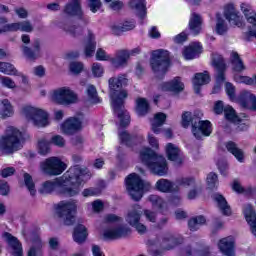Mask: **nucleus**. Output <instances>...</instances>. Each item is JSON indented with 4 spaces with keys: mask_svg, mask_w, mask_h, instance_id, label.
<instances>
[{
    "mask_svg": "<svg viewBox=\"0 0 256 256\" xmlns=\"http://www.w3.org/2000/svg\"><path fill=\"white\" fill-rule=\"evenodd\" d=\"M92 175L93 174H91L89 168L75 165L70 167L60 178L42 183L39 191L42 195H49L57 189L59 195H64V197H75L81 193V184L88 181V179H91Z\"/></svg>",
    "mask_w": 256,
    "mask_h": 256,
    "instance_id": "obj_1",
    "label": "nucleus"
},
{
    "mask_svg": "<svg viewBox=\"0 0 256 256\" xmlns=\"http://www.w3.org/2000/svg\"><path fill=\"white\" fill-rule=\"evenodd\" d=\"M127 83L125 75L118 77H112L108 80L110 89L111 106L114 111V115H117L120 121V127H127L131 122V116L129 112L125 110V99H127V91L121 90V87Z\"/></svg>",
    "mask_w": 256,
    "mask_h": 256,
    "instance_id": "obj_2",
    "label": "nucleus"
},
{
    "mask_svg": "<svg viewBox=\"0 0 256 256\" xmlns=\"http://www.w3.org/2000/svg\"><path fill=\"white\" fill-rule=\"evenodd\" d=\"M203 112L196 110L194 113L184 112L182 114V127L188 129L189 125H192V133L196 139L202 137H209L213 132L211 122L209 120H201Z\"/></svg>",
    "mask_w": 256,
    "mask_h": 256,
    "instance_id": "obj_3",
    "label": "nucleus"
},
{
    "mask_svg": "<svg viewBox=\"0 0 256 256\" xmlns=\"http://www.w3.org/2000/svg\"><path fill=\"white\" fill-rule=\"evenodd\" d=\"M140 161H142L154 175H158L159 177L167 175V160L165 157L157 155L151 148L141 149Z\"/></svg>",
    "mask_w": 256,
    "mask_h": 256,
    "instance_id": "obj_4",
    "label": "nucleus"
},
{
    "mask_svg": "<svg viewBox=\"0 0 256 256\" xmlns=\"http://www.w3.org/2000/svg\"><path fill=\"white\" fill-rule=\"evenodd\" d=\"M23 148V133L19 129L9 126L6 134L0 138V151L4 155H11Z\"/></svg>",
    "mask_w": 256,
    "mask_h": 256,
    "instance_id": "obj_5",
    "label": "nucleus"
},
{
    "mask_svg": "<svg viewBox=\"0 0 256 256\" xmlns=\"http://www.w3.org/2000/svg\"><path fill=\"white\" fill-rule=\"evenodd\" d=\"M150 65L153 73L158 79H163L171 67L169 51L164 49L154 50L150 59Z\"/></svg>",
    "mask_w": 256,
    "mask_h": 256,
    "instance_id": "obj_6",
    "label": "nucleus"
},
{
    "mask_svg": "<svg viewBox=\"0 0 256 256\" xmlns=\"http://www.w3.org/2000/svg\"><path fill=\"white\" fill-rule=\"evenodd\" d=\"M181 243H183V237L164 234L148 241V251L152 256H161V251L155 250L153 247H161V249L169 250L174 249L177 245H181Z\"/></svg>",
    "mask_w": 256,
    "mask_h": 256,
    "instance_id": "obj_7",
    "label": "nucleus"
},
{
    "mask_svg": "<svg viewBox=\"0 0 256 256\" xmlns=\"http://www.w3.org/2000/svg\"><path fill=\"white\" fill-rule=\"evenodd\" d=\"M77 214V200L61 201L56 206V215L64 225H73Z\"/></svg>",
    "mask_w": 256,
    "mask_h": 256,
    "instance_id": "obj_8",
    "label": "nucleus"
},
{
    "mask_svg": "<svg viewBox=\"0 0 256 256\" xmlns=\"http://www.w3.org/2000/svg\"><path fill=\"white\" fill-rule=\"evenodd\" d=\"M22 115L31 121L35 127H47L49 125V114L42 109L26 105L22 107Z\"/></svg>",
    "mask_w": 256,
    "mask_h": 256,
    "instance_id": "obj_9",
    "label": "nucleus"
},
{
    "mask_svg": "<svg viewBox=\"0 0 256 256\" xmlns=\"http://www.w3.org/2000/svg\"><path fill=\"white\" fill-rule=\"evenodd\" d=\"M149 183L143 181L139 175L133 173L126 178V189L134 201H141L143 190L149 187Z\"/></svg>",
    "mask_w": 256,
    "mask_h": 256,
    "instance_id": "obj_10",
    "label": "nucleus"
},
{
    "mask_svg": "<svg viewBox=\"0 0 256 256\" xmlns=\"http://www.w3.org/2000/svg\"><path fill=\"white\" fill-rule=\"evenodd\" d=\"M67 169V164L59 157H49L40 163V171L49 177H57Z\"/></svg>",
    "mask_w": 256,
    "mask_h": 256,
    "instance_id": "obj_11",
    "label": "nucleus"
},
{
    "mask_svg": "<svg viewBox=\"0 0 256 256\" xmlns=\"http://www.w3.org/2000/svg\"><path fill=\"white\" fill-rule=\"evenodd\" d=\"M143 215V208L139 204L132 206V209L128 211L126 215V222L130 227H134L136 231L143 235L147 233V226L141 223V216Z\"/></svg>",
    "mask_w": 256,
    "mask_h": 256,
    "instance_id": "obj_12",
    "label": "nucleus"
},
{
    "mask_svg": "<svg viewBox=\"0 0 256 256\" xmlns=\"http://www.w3.org/2000/svg\"><path fill=\"white\" fill-rule=\"evenodd\" d=\"M51 100L58 105H71L77 102V94L69 87H62L51 93Z\"/></svg>",
    "mask_w": 256,
    "mask_h": 256,
    "instance_id": "obj_13",
    "label": "nucleus"
},
{
    "mask_svg": "<svg viewBox=\"0 0 256 256\" xmlns=\"http://www.w3.org/2000/svg\"><path fill=\"white\" fill-rule=\"evenodd\" d=\"M61 129L65 135H73V133L81 131L83 129V114H78L77 116L67 119L61 125Z\"/></svg>",
    "mask_w": 256,
    "mask_h": 256,
    "instance_id": "obj_14",
    "label": "nucleus"
},
{
    "mask_svg": "<svg viewBox=\"0 0 256 256\" xmlns=\"http://www.w3.org/2000/svg\"><path fill=\"white\" fill-rule=\"evenodd\" d=\"M131 235V228L127 225H119L111 228H107L104 231V239H124Z\"/></svg>",
    "mask_w": 256,
    "mask_h": 256,
    "instance_id": "obj_15",
    "label": "nucleus"
},
{
    "mask_svg": "<svg viewBox=\"0 0 256 256\" xmlns=\"http://www.w3.org/2000/svg\"><path fill=\"white\" fill-rule=\"evenodd\" d=\"M238 105L243 109H250L251 111H256V96L247 90L240 93L236 99Z\"/></svg>",
    "mask_w": 256,
    "mask_h": 256,
    "instance_id": "obj_16",
    "label": "nucleus"
},
{
    "mask_svg": "<svg viewBox=\"0 0 256 256\" xmlns=\"http://www.w3.org/2000/svg\"><path fill=\"white\" fill-rule=\"evenodd\" d=\"M3 239L11 249L12 256H23V244L9 232L3 234Z\"/></svg>",
    "mask_w": 256,
    "mask_h": 256,
    "instance_id": "obj_17",
    "label": "nucleus"
},
{
    "mask_svg": "<svg viewBox=\"0 0 256 256\" xmlns=\"http://www.w3.org/2000/svg\"><path fill=\"white\" fill-rule=\"evenodd\" d=\"M22 52L30 61H37V59L43 57V52L41 51V41L35 40L32 44V49L27 46H22Z\"/></svg>",
    "mask_w": 256,
    "mask_h": 256,
    "instance_id": "obj_18",
    "label": "nucleus"
},
{
    "mask_svg": "<svg viewBox=\"0 0 256 256\" xmlns=\"http://www.w3.org/2000/svg\"><path fill=\"white\" fill-rule=\"evenodd\" d=\"M0 73H4V75H14L15 77H20L23 85H29V78H27V76H25L23 73L18 72L17 68H15V66L9 62H0Z\"/></svg>",
    "mask_w": 256,
    "mask_h": 256,
    "instance_id": "obj_19",
    "label": "nucleus"
},
{
    "mask_svg": "<svg viewBox=\"0 0 256 256\" xmlns=\"http://www.w3.org/2000/svg\"><path fill=\"white\" fill-rule=\"evenodd\" d=\"M212 65L218 71L216 76L217 83H223L225 81V69H226L225 60H223V56L219 54H213Z\"/></svg>",
    "mask_w": 256,
    "mask_h": 256,
    "instance_id": "obj_20",
    "label": "nucleus"
},
{
    "mask_svg": "<svg viewBox=\"0 0 256 256\" xmlns=\"http://www.w3.org/2000/svg\"><path fill=\"white\" fill-rule=\"evenodd\" d=\"M65 15L69 17H79L83 19V9L81 8V0H70L64 7Z\"/></svg>",
    "mask_w": 256,
    "mask_h": 256,
    "instance_id": "obj_21",
    "label": "nucleus"
},
{
    "mask_svg": "<svg viewBox=\"0 0 256 256\" xmlns=\"http://www.w3.org/2000/svg\"><path fill=\"white\" fill-rule=\"evenodd\" d=\"M218 248L223 255L235 256V238L233 236L222 238L218 243Z\"/></svg>",
    "mask_w": 256,
    "mask_h": 256,
    "instance_id": "obj_22",
    "label": "nucleus"
},
{
    "mask_svg": "<svg viewBox=\"0 0 256 256\" xmlns=\"http://www.w3.org/2000/svg\"><path fill=\"white\" fill-rule=\"evenodd\" d=\"M127 61H129V51L128 50H118L115 53V57L110 59V63L116 69L127 66Z\"/></svg>",
    "mask_w": 256,
    "mask_h": 256,
    "instance_id": "obj_23",
    "label": "nucleus"
},
{
    "mask_svg": "<svg viewBox=\"0 0 256 256\" xmlns=\"http://www.w3.org/2000/svg\"><path fill=\"white\" fill-rule=\"evenodd\" d=\"M203 51V47H201L200 43H193L190 46H187L182 51V55L186 61H191L192 59H196L199 57Z\"/></svg>",
    "mask_w": 256,
    "mask_h": 256,
    "instance_id": "obj_24",
    "label": "nucleus"
},
{
    "mask_svg": "<svg viewBox=\"0 0 256 256\" xmlns=\"http://www.w3.org/2000/svg\"><path fill=\"white\" fill-rule=\"evenodd\" d=\"M244 215L248 225L250 226V231L254 237H256V214L255 210H253V206L251 204H246L244 206Z\"/></svg>",
    "mask_w": 256,
    "mask_h": 256,
    "instance_id": "obj_25",
    "label": "nucleus"
},
{
    "mask_svg": "<svg viewBox=\"0 0 256 256\" xmlns=\"http://www.w3.org/2000/svg\"><path fill=\"white\" fill-rule=\"evenodd\" d=\"M156 188L162 193H179V187L175 186V182L167 179H160L156 182Z\"/></svg>",
    "mask_w": 256,
    "mask_h": 256,
    "instance_id": "obj_26",
    "label": "nucleus"
},
{
    "mask_svg": "<svg viewBox=\"0 0 256 256\" xmlns=\"http://www.w3.org/2000/svg\"><path fill=\"white\" fill-rule=\"evenodd\" d=\"M212 199L217 203V207L221 211L222 215L229 216L231 215V206L227 203V200L223 195L215 193L212 195Z\"/></svg>",
    "mask_w": 256,
    "mask_h": 256,
    "instance_id": "obj_27",
    "label": "nucleus"
},
{
    "mask_svg": "<svg viewBox=\"0 0 256 256\" xmlns=\"http://www.w3.org/2000/svg\"><path fill=\"white\" fill-rule=\"evenodd\" d=\"M95 49H97V42L95 41V34L88 30V36L85 41L84 53L86 57H93L95 55Z\"/></svg>",
    "mask_w": 256,
    "mask_h": 256,
    "instance_id": "obj_28",
    "label": "nucleus"
},
{
    "mask_svg": "<svg viewBox=\"0 0 256 256\" xmlns=\"http://www.w3.org/2000/svg\"><path fill=\"white\" fill-rule=\"evenodd\" d=\"M166 155H167L169 161H174V163L181 165V163H182L181 150H179V148L177 146H175L172 143H168L166 145Z\"/></svg>",
    "mask_w": 256,
    "mask_h": 256,
    "instance_id": "obj_29",
    "label": "nucleus"
},
{
    "mask_svg": "<svg viewBox=\"0 0 256 256\" xmlns=\"http://www.w3.org/2000/svg\"><path fill=\"white\" fill-rule=\"evenodd\" d=\"M60 29H63L71 37H81L85 31L82 26L71 24L70 22L60 24Z\"/></svg>",
    "mask_w": 256,
    "mask_h": 256,
    "instance_id": "obj_30",
    "label": "nucleus"
},
{
    "mask_svg": "<svg viewBox=\"0 0 256 256\" xmlns=\"http://www.w3.org/2000/svg\"><path fill=\"white\" fill-rule=\"evenodd\" d=\"M185 86L181 83V78L176 77L170 82L162 84V91H172L173 93H181Z\"/></svg>",
    "mask_w": 256,
    "mask_h": 256,
    "instance_id": "obj_31",
    "label": "nucleus"
},
{
    "mask_svg": "<svg viewBox=\"0 0 256 256\" xmlns=\"http://www.w3.org/2000/svg\"><path fill=\"white\" fill-rule=\"evenodd\" d=\"M165 121H167V115L163 112H158L154 115L153 120L151 121L152 125V131L156 135H159L161 133V127L165 124Z\"/></svg>",
    "mask_w": 256,
    "mask_h": 256,
    "instance_id": "obj_32",
    "label": "nucleus"
},
{
    "mask_svg": "<svg viewBox=\"0 0 256 256\" xmlns=\"http://www.w3.org/2000/svg\"><path fill=\"white\" fill-rule=\"evenodd\" d=\"M203 23V19L201 15L197 13H192L189 21V29L192 35H199L201 33V25Z\"/></svg>",
    "mask_w": 256,
    "mask_h": 256,
    "instance_id": "obj_33",
    "label": "nucleus"
},
{
    "mask_svg": "<svg viewBox=\"0 0 256 256\" xmlns=\"http://www.w3.org/2000/svg\"><path fill=\"white\" fill-rule=\"evenodd\" d=\"M211 79L209 78V73H197L193 79L194 91L199 94L201 92V86L207 85Z\"/></svg>",
    "mask_w": 256,
    "mask_h": 256,
    "instance_id": "obj_34",
    "label": "nucleus"
},
{
    "mask_svg": "<svg viewBox=\"0 0 256 256\" xmlns=\"http://www.w3.org/2000/svg\"><path fill=\"white\" fill-rule=\"evenodd\" d=\"M31 242L32 244L27 252V256H41V249H43V241H41V237L34 236Z\"/></svg>",
    "mask_w": 256,
    "mask_h": 256,
    "instance_id": "obj_35",
    "label": "nucleus"
},
{
    "mask_svg": "<svg viewBox=\"0 0 256 256\" xmlns=\"http://www.w3.org/2000/svg\"><path fill=\"white\" fill-rule=\"evenodd\" d=\"M226 149L234 155V157L239 161V163H243L245 161V154L243 153V150L239 149L237 144L233 141H230L226 144Z\"/></svg>",
    "mask_w": 256,
    "mask_h": 256,
    "instance_id": "obj_36",
    "label": "nucleus"
},
{
    "mask_svg": "<svg viewBox=\"0 0 256 256\" xmlns=\"http://www.w3.org/2000/svg\"><path fill=\"white\" fill-rule=\"evenodd\" d=\"M230 63L232 64L233 71H237L238 73L245 71V64H243V60L239 56V53L235 51L230 53Z\"/></svg>",
    "mask_w": 256,
    "mask_h": 256,
    "instance_id": "obj_37",
    "label": "nucleus"
},
{
    "mask_svg": "<svg viewBox=\"0 0 256 256\" xmlns=\"http://www.w3.org/2000/svg\"><path fill=\"white\" fill-rule=\"evenodd\" d=\"M2 108L0 111L1 119H8V117H13L15 115V110L13 109V105L8 99L2 100Z\"/></svg>",
    "mask_w": 256,
    "mask_h": 256,
    "instance_id": "obj_38",
    "label": "nucleus"
},
{
    "mask_svg": "<svg viewBox=\"0 0 256 256\" xmlns=\"http://www.w3.org/2000/svg\"><path fill=\"white\" fill-rule=\"evenodd\" d=\"M130 7L137 11V15L140 19H145V15H147L145 0H131Z\"/></svg>",
    "mask_w": 256,
    "mask_h": 256,
    "instance_id": "obj_39",
    "label": "nucleus"
},
{
    "mask_svg": "<svg viewBox=\"0 0 256 256\" xmlns=\"http://www.w3.org/2000/svg\"><path fill=\"white\" fill-rule=\"evenodd\" d=\"M196 185L197 183L193 177H180L175 181V187H178V191H181V187L189 189V187H195Z\"/></svg>",
    "mask_w": 256,
    "mask_h": 256,
    "instance_id": "obj_40",
    "label": "nucleus"
},
{
    "mask_svg": "<svg viewBox=\"0 0 256 256\" xmlns=\"http://www.w3.org/2000/svg\"><path fill=\"white\" fill-rule=\"evenodd\" d=\"M73 239L76 243H84L87 239V228L84 225H77L74 228Z\"/></svg>",
    "mask_w": 256,
    "mask_h": 256,
    "instance_id": "obj_41",
    "label": "nucleus"
},
{
    "mask_svg": "<svg viewBox=\"0 0 256 256\" xmlns=\"http://www.w3.org/2000/svg\"><path fill=\"white\" fill-rule=\"evenodd\" d=\"M136 113L140 117L147 115L149 113V102L145 98L136 99Z\"/></svg>",
    "mask_w": 256,
    "mask_h": 256,
    "instance_id": "obj_42",
    "label": "nucleus"
},
{
    "mask_svg": "<svg viewBox=\"0 0 256 256\" xmlns=\"http://www.w3.org/2000/svg\"><path fill=\"white\" fill-rule=\"evenodd\" d=\"M224 15L229 23L236 25V27H241V17H239L235 9L231 8L225 10Z\"/></svg>",
    "mask_w": 256,
    "mask_h": 256,
    "instance_id": "obj_43",
    "label": "nucleus"
},
{
    "mask_svg": "<svg viewBox=\"0 0 256 256\" xmlns=\"http://www.w3.org/2000/svg\"><path fill=\"white\" fill-rule=\"evenodd\" d=\"M206 221L207 220L204 216H196L188 221V227L190 231H198L199 227H201V225H205Z\"/></svg>",
    "mask_w": 256,
    "mask_h": 256,
    "instance_id": "obj_44",
    "label": "nucleus"
},
{
    "mask_svg": "<svg viewBox=\"0 0 256 256\" xmlns=\"http://www.w3.org/2000/svg\"><path fill=\"white\" fill-rule=\"evenodd\" d=\"M224 115L228 121H231V123H241V119L237 116L235 109L231 106L224 107Z\"/></svg>",
    "mask_w": 256,
    "mask_h": 256,
    "instance_id": "obj_45",
    "label": "nucleus"
},
{
    "mask_svg": "<svg viewBox=\"0 0 256 256\" xmlns=\"http://www.w3.org/2000/svg\"><path fill=\"white\" fill-rule=\"evenodd\" d=\"M38 153L40 155H49L51 153V142L45 138L38 141Z\"/></svg>",
    "mask_w": 256,
    "mask_h": 256,
    "instance_id": "obj_46",
    "label": "nucleus"
},
{
    "mask_svg": "<svg viewBox=\"0 0 256 256\" xmlns=\"http://www.w3.org/2000/svg\"><path fill=\"white\" fill-rule=\"evenodd\" d=\"M86 93L91 103H101V99H99V96L97 95V88H95V86L88 85Z\"/></svg>",
    "mask_w": 256,
    "mask_h": 256,
    "instance_id": "obj_47",
    "label": "nucleus"
},
{
    "mask_svg": "<svg viewBox=\"0 0 256 256\" xmlns=\"http://www.w3.org/2000/svg\"><path fill=\"white\" fill-rule=\"evenodd\" d=\"M148 200L150 203H152V207H154V209H163V207L166 205L163 198L159 197L158 195H150Z\"/></svg>",
    "mask_w": 256,
    "mask_h": 256,
    "instance_id": "obj_48",
    "label": "nucleus"
},
{
    "mask_svg": "<svg viewBox=\"0 0 256 256\" xmlns=\"http://www.w3.org/2000/svg\"><path fill=\"white\" fill-rule=\"evenodd\" d=\"M232 189L233 191H235L236 193H246L247 195H251L253 193V188L248 187L246 190L245 188H243V186H241V183L238 182V180H234L233 184H232Z\"/></svg>",
    "mask_w": 256,
    "mask_h": 256,
    "instance_id": "obj_49",
    "label": "nucleus"
},
{
    "mask_svg": "<svg viewBox=\"0 0 256 256\" xmlns=\"http://www.w3.org/2000/svg\"><path fill=\"white\" fill-rule=\"evenodd\" d=\"M24 183L30 194L35 195V193L37 192L35 190V183L33 182V177H31L29 173H24Z\"/></svg>",
    "mask_w": 256,
    "mask_h": 256,
    "instance_id": "obj_50",
    "label": "nucleus"
},
{
    "mask_svg": "<svg viewBox=\"0 0 256 256\" xmlns=\"http://www.w3.org/2000/svg\"><path fill=\"white\" fill-rule=\"evenodd\" d=\"M0 83L3 87H6L7 89H16L17 84H15V81L7 76H1L0 75Z\"/></svg>",
    "mask_w": 256,
    "mask_h": 256,
    "instance_id": "obj_51",
    "label": "nucleus"
},
{
    "mask_svg": "<svg viewBox=\"0 0 256 256\" xmlns=\"http://www.w3.org/2000/svg\"><path fill=\"white\" fill-rule=\"evenodd\" d=\"M206 181H207V185H208L209 189H215L219 185V180L217 178V174H215L213 172L208 174Z\"/></svg>",
    "mask_w": 256,
    "mask_h": 256,
    "instance_id": "obj_52",
    "label": "nucleus"
},
{
    "mask_svg": "<svg viewBox=\"0 0 256 256\" xmlns=\"http://www.w3.org/2000/svg\"><path fill=\"white\" fill-rule=\"evenodd\" d=\"M227 29L228 28L227 24L225 23V20L218 17L216 23V33H218V35H225V33H227Z\"/></svg>",
    "mask_w": 256,
    "mask_h": 256,
    "instance_id": "obj_53",
    "label": "nucleus"
},
{
    "mask_svg": "<svg viewBox=\"0 0 256 256\" xmlns=\"http://www.w3.org/2000/svg\"><path fill=\"white\" fill-rule=\"evenodd\" d=\"M142 213L144 214V217L146 219V221H149L150 223H156L157 222V212H154L152 210L149 209H145L142 211Z\"/></svg>",
    "mask_w": 256,
    "mask_h": 256,
    "instance_id": "obj_54",
    "label": "nucleus"
},
{
    "mask_svg": "<svg viewBox=\"0 0 256 256\" xmlns=\"http://www.w3.org/2000/svg\"><path fill=\"white\" fill-rule=\"evenodd\" d=\"M104 73H105V69L103 68V65L99 63H94L92 65V75L94 77H103Z\"/></svg>",
    "mask_w": 256,
    "mask_h": 256,
    "instance_id": "obj_55",
    "label": "nucleus"
},
{
    "mask_svg": "<svg viewBox=\"0 0 256 256\" xmlns=\"http://www.w3.org/2000/svg\"><path fill=\"white\" fill-rule=\"evenodd\" d=\"M119 139L121 143H124V145H131V141H133V137L127 132V131H122L119 132Z\"/></svg>",
    "mask_w": 256,
    "mask_h": 256,
    "instance_id": "obj_56",
    "label": "nucleus"
},
{
    "mask_svg": "<svg viewBox=\"0 0 256 256\" xmlns=\"http://www.w3.org/2000/svg\"><path fill=\"white\" fill-rule=\"evenodd\" d=\"M19 31H22L24 33H32V31H33V24H31L27 20L19 22Z\"/></svg>",
    "mask_w": 256,
    "mask_h": 256,
    "instance_id": "obj_57",
    "label": "nucleus"
},
{
    "mask_svg": "<svg viewBox=\"0 0 256 256\" xmlns=\"http://www.w3.org/2000/svg\"><path fill=\"white\" fill-rule=\"evenodd\" d=\"M87 3L92 13H97L101 9V0H87Z\"/></svg>",
    "mask_w": 256,
    "mask_h": 256,
    "instance_id": "obj_58",
    "label": "nucleus"
},
{
    "mask_svg": "<svg viewBox=\"0 0 256 256\" xmlns=\"http://www.w3.org/2000/svg\"><path fill=\"white\" fill-rule=\"evenodd\" d=\"M51 143L56 147H65V138L61 135H55L51 138Z\"/></svg>",
    "mask_w": 256,
    "mask_h": 256,
    "instance_id": "obj_59",
    "label": "nucleus"
},
{
    "mask_svg": "<svg viewBox=\"0 0 256 256\" xmlns=\"http://www.w3.org/2000/svg\"><path fill=\"white\" fill-rule=\"evenodd\" d=\"M226 93L231 101H235V86L233 84L227 82L225 85Z\"/></svg>",
    "mask_w": 256,
    "mask_h": 256,
    "instance_id": "obj_60",
    "label": "nucleus"
},
{
    "mask_svg": "<svg viewBox=\"0 0 256 256\" xmlns=\"http://www.w3.org/2000/svg\"><path fill=\"white\" fill-rule=\"evenodd\" d=\"M12 175H15L14 167H6L0 171V177H3V179H7V177H11Z\"/></svg>",
    "mask_w": 256,
    "mask_h": 256,
    "instance_id": "obj_61",
    "label": "nucleus"
},
{
    "mask_svg": "<svg viewBox=\"0 0 256 256\" xmlns=\"http://www.w3.org/2000/svg\"><path fill=\"white\" fill-rule=\"evenodd\" d=\"M70 71L76 75L83 71V63L81 62H72L70 64Z\"/></svg>",
    "mask_w": 256,
    "mask_h": 256,
    "instance_id": "obj_62",
    "label": "nucleus"
},
{
    "mask_svg": "<svg viewBox=\"0 0 256 256\" xmlns=\"http://www.w3.org/2000/svg\"><path fill=\"white\" fill-rule=\"evenodd\" d=\"M236 83H245V85H253V78L249 76H235Z\"/></svg>",
    "mask_w": 256,
    "mask_h": 256,
    "instance_id": "obj_63",
    "label": "nucleus"
},
{
    "mask_svg": "<svg viewBox=\"0 0 256 256\" xmlns=\"http://www.w3.org/2000/svg\"><path fill=\"white\" fill-rule=\"evenodd\" d=\"M9 184L5 180H0V195L7 196L9 195Z\"/></svg>",
    "mask_w": 256,
    "mask_h": 256,
    "instance_id": "obj_64",
    "label": "nucleus"
}]
</instances>
